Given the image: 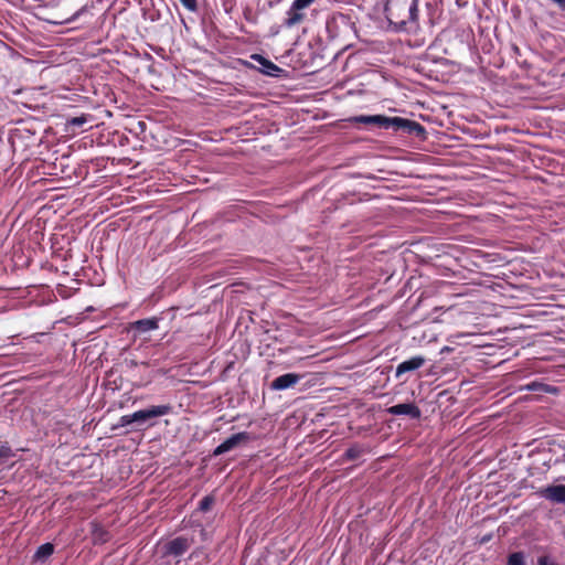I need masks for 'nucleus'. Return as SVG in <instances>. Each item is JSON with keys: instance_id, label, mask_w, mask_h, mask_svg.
I'll return each instance as SVG.
<instances>
[{"instance_id": "6ab92c4d", "label": "nucleus", "mask_w": 565, "mask_h": 565, "mask_svg": "<svg viewBox=\"0 0 565 565\" xmlns=\"http://www.w3.org/2000/svg\"><path fill=\"white\" fill-rule=\"evenodd\" d=\"M182 6L191 12H195L198 10L196 0H179Z\"/></svg>"}, {"instance_id": "f257e3e1", "label": "nucleus", "mask_w": 565, "mask_h": 565, "mask_svg": "<svg viewBox=\"0 0 565 565\" xmlns=\"http://www.w3.org/2000/svg\"><path fill=\"white\" fill-rule=\"evenodd\" d=\"M354 122L364 125H375L384 129H393L394 131H405L409 135L422 136L425 128L417 121L402 117H387L384 115H361L353 118Z\"/></svg>"}, {"instance_id": "0eeeda50", "label": "nucleus", "mask_w": 565, "mask_h": 565, "mask_svg": "<svg viewBox=\"0 0 565 565\" xmlns=\"http://www.w3.org/2000/svg\"><path fill=\"white\" fill-rule=\"evenodd\" d=\"M250 58L259 64L258 71L265 75L278 77L284 72L282 68L260 54H253Z\"/></svg>"}, {"instance_id": "f8f14e48", "label": "nucleus", "mask_w": 565, "mask_h": 565, "mask_svg": "<svg viewBox=\"0 0 565 565\" xmlns=\"http://www.w3.org/2000/svg\"><path fill=\"white\" fill-rule=\"evenodd\" d=\"M158 322H159L158 318L141 319V320H137V321L132 322L131 329L136 330L140 333H145V332L158 329V327H159Z\"/></svg>"}, {"instance_id": "aec40b11", "label": "nucleus", "mask_w": 565, "mask_h": 565, "mask_svg": "<svg viewBox=\"0 0 565 565\" xmlns=\"http://www.w3.org/2000/svg\"><path fill=\"white\" fill-rule=\"evenodd\" d=\"M315 0H294V2L296 3V6L298 8H302V9H306L308 8L311 3H313Z\"/></svg>"}, {"instance_id": "9b49d317", "label": "nucleus", "mask_w": 565, "mask_h": 565, "mask_svg": "<svg viewBox=\"0 0 565 565\" xmlns=\"http://www.w3.org/2000/svg\"><path fill=\"white\" fill-rule=\"evenodd\" d=\"M302 11V8H298L296 3L292 2L289 10L286 12L284 26L290 29L301 23L305 19V13Z\"/></svg>"}, {"instance_id": "6e6552de", "label": "nucleus", "mask_w": 565, "mask_h": 565, "mask_svg": "<svg viewBox=\"0 0 565 565\" xmlns=\"http://www.w3.org/2000/svg\"><path fill=\"white\" fill-rule=\"evenodd\" d=\"M301 380V375L296 373H286L278 377H276L271 384L270 388L273 391H284L295 386Z\"/></svg>"}, {"instance_id": "dca6fc26", "label": "nucleus", "mask_w": 565, "mask_h": 565, "mask_svg": "<svg viewBox=\"0 0 565 565\" xmlns=\"http://www.w3.org/2000/svg\"><path fill=\"white\" fill-rule=\"evenodd\" d=\"M12 450L7 444L0 445V463H2L8 458L12 457Z\"/></svg>"}, {"instance_id": "5701e85b", "label": "nucleus", "mask_w": 565, "mask_h": 565, "mask_svg": "<svg viewBox=\"0 0 565 565\" xmlns=\"http://www.w3.org/2000/svg\"><path fill=\"white\" fill-rule=\"evenodd\" d=\"M86 10V7L81 8L78 11H76L73 17L71 18V21H75L84 11Z\"/></svg>"}, {"instance_id": "423d86ee", "label": "nucleus", "mask_w": 565, "mask_h": 565, "mask_svg": "<svg viewBox=\"0 0 565 565\" xmlns=\"http://www.w3.org/2000/svg\"><path fill=\"white\" fill-rule=\"evenodd\" d=\"M539 493L551 502L565 504V484L548 486L541 489Z\"/></svg>"}, {"instance_id": "20e7f679", "label": "nucleus", "mask_w": 565, "mask_h": 565, "mask_svg": "<svg viewBox=\"0 0 565 565\" xmlns=\"http://www.w3.org/2000/svg\"><path fill=\"white\" fill-rule=\"evenodd\" d=\"M249 440V434L246 431H241L237 434L232 435L226 440H224L222 444H220L213 451L214 456L223 455L227 451L233 450L237 446H239L242 443H246Z\"/></svg>"}, {"instance_id": "ddd939ff", "label": "nucleus", "mask_w": 565, "mask_h": 565, "mask_svg": "<svg viewBox=\"0 0 565 565\" xmlns=\"http://www.w3.org/2000/svg\"><path fill=\"white\" fill-rule=\"evenodd\" d=\"M54 553V545L45 543L38 547L34 554V561L44 562Z\"/></svg>"}, {"instance_id": "a211bd4d", "label": "nucleus", "mask_w": 565, "mask_h": 565, "mask_svg": "<svg viewBox=\"0 0 565 565\" xmlns=\"http://www.w3.org/2000/svg\"><path fill=\"white\" fill-rule=\"evenodd\" d=\"M86 122H87V117L86 116L73 117V118H71L68 120V125L75 126V127H81V126H83Z\"/></svg>"}, {"instance_id": "1a4fd4ad", "label": "nucleus", "mask_w": 565, "mask_h": 565, "mask_svg": "<svg viewBox=\"0 0 565 565\" xmlns=\"http://www.w3.org/2000/svg\"><path fill=\"white\" fill-rule=\"evenodd\" d=\"M426 363V359L422 355H415L408 360L399 363L395 371V376L398 379L407 372H413L420 369Z\"/></svg>"}, {"instance_id": "7ed1b4c3", "label": "nucleus", "mask_w": 565, "mask_h": 565, "mask_svg": "<svg viewBox=\"0 0 565 565\" xmlns=\"http://www.w3.org/2000/svg\"><path fill=\"white\" fill-rule=\"evenodd\" d=\"M170 412V405H154L149 408L140 409L132 414L121 416L119 418L118 425L121 427H126L135 424L138 427H141L149 420L168 415Z\"/></svg>"}, {"instance_id": "39448f33", "label": "nucleus", "mask_w": 565, "mask_h": 565, "mask_svg": "<svg viewBox=\"0 0 565 565\" xmlns=\"http://www.w3.org/2000/svg\"><path fill=\"white\" fill-rule=\"evenodd\" d=\"M387 413L395 416L405 415L413 419H418L422 415L419 407L414 403H402L393 405L387 408Z\"/></svg>"}, {"instance_id": "4be33fe9", "label": "nucleus", "mask_w": 565, "mask_h": 565, "mask_svg": "<svg viewBox=\"0 0 565 565\" xmlns=\"http://www.w3.org/2000/svg\"><path fill=\"white\" fill-rule=\"evenodd\" d=\"M554 2L562 11H565V0H551Z\"/></svg>"}, {"instance_id": "412c9836", "label": "nucleus", "mask_w": 565, "mask_h": 565, "mask_svg": "<svg viewBox=\"0 0 565 565\" xmlns=\"http://www.w3.org/2000/svg\"><path fill=\"white\" fill-rule=\"evenodd\" d=\"M543 386H544V385H543V384H541V383L533 382V383H531V384H529V385H527V388H529L530 391H537V390H540V388H541V387H543Z\"/></svg>"}, {"instance_id": "9d476101", "label": "nucleus", "mask_w": 565, "mask_h": 565, "mask_svg": "<svg viewBox=\"0 0 565 565\" xmlns=\"http://www.w3.org/2000/svg\"><path fill=\"white\" fill-rule=\"evenodd\" d=\"M191 545V541L186 537L179 536L166 544V553L173 556H181Z\"/></svg>"}, {"instance_id": "f03ea898", "label": "nucleus", "mask_w": 565, "mask_h": 565, "mask_svg": "<svg viewBox=\"0 0 565 565\" xmlns=\"http://www.w3.org/2000/svg\"><path fill=\"white\" fill-rule=\"evenodd\" d=\"M385 14L396 25L415 24L418 20V0H387Z\"/></svg>"}, {"instance_id": "f3484780", "label": "nucleus", "mask_w": 565, "mask_h": 565, "mask_svg": "<svg viewBox=\"0 0 565 565\" xmlns=\"http://www.w3.org/2000/svg\"><path fill=\"white\" fill-rule=\"evenodd\" d=\"M213 503L214 499L210 495H206L200 501L199 509L203 512H206L211 509Z\"/></svg>"}, {"instance_id": "4468645a", "label": "nucleus", "mask_w": 565, "mask_h": 565, "mask_svg": "<svg viewBox=\"0 0 565 565\" xmlns=\"http://www.w3.org/2000/svg\"><path fill=\"white\" fill-rule=\"evenodd\" d=\"M364 452V449L359 445H353L352 447L348 448L344 452V457L348 460H355L358 459L362 454Z\"/></svg>"}, {"instance_id": "2eb2a0df", "label": "nucleus", "mask_w": 565, "mask_h": 565, "mask_svg": "<svg viewBox=\"0 0 565 565\" xmlns=\"http://www.w3.org/2000/svg\"><path fill=\"white\" fill-rule=\"evenodd\" d=\"M508 565H525V557L522 552H514L508 557Z\"/></svg>"}]
</instances>
